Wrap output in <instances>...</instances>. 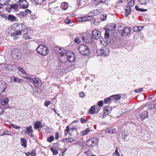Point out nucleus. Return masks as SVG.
I'll return each mask as SVG.
<instances>
[{
	"mask_svg": "<svg viewBox=\"0 0 156 156\" xmlns=\"http://www.w3.org/2000/svg\"><path fill=\"white\" fill-rule=\"evenodd\" d=\"M58 53L59 59L65 65L67 64L66 61L68 60L69 62H72L75 60V54L70 51L64 50Z\"/></svg>",
	"mask_w": 156,
	"mask_h": 156,
	"instance_id": "f257e3e1",
	"label": "nucleus"
},
{
	"mask_svg": "<svg viewBox=\"0 0 156 156\" xmlns=\"http://www.w3.org/2000/svg\"><path fill=\"white\" fill-rule=\"evenodd\" d=\"M37 53L42 55H46L49 53L48 48L43 44L39 45L36 49Z\"/></svg>",
	"mask_w": 156,
	"mask_h": 156,
	"instance_id": "f03ea898",
	"label": "nucleus"
},
{
	"mask_svg": "<svg viewBox=\"0 0 156 156\" xmlns=\"http://www.w3.org/2000/svg\"><path fill=\"white\" fill-rule=\"evenodd\" d=\"M23 78L26 79L29 82L31 83L34 86L35 88L38 87L41 85V81L37 78H31L29 77L26 76H23Z\"/></svg>",
	"mask_w": 156,
	"mask_h": 156,
	"instance_id": "7ed1b4c3",
	"label": "nucleus"
},
{
	"mask_svg": "<svg viewBox=\"0 0 156 156\" xmlns=\"http://www.w3.org/2000/svg\"><path fill=\"white\" fill-rule=\"evenodd\" d=\"M78 50L80 53L83 55H88L90 53L89 48L84 44L80 45L78 48Z\"/></svg>",
	"mask_w": 156,
	"mask_h": 156,
	"instance_id": "20e7f679",
	"label": "nucleus"
},
{
	"mask_svg": "<svg viewBox=\"0 0 156 156\" xmlns=\"http://www.w3.org/2000/svg\"><path fill=\"white\" fill-rule=\"evenodd\" d=\"M110 50L106 47H104L101 49H98L97 53L98 55H102L103 56H107L109 54Z\"/></svg>",
	"mask_w": 156,
	"mask_h": 156,
	"instance_id": "39448f33",
	"label": "nucleus"
},
{
	"mask_svg": "<svg viewBox=\"0 0 156 156\" xmlns=\"http://www.w3.org/2000/svg\"><path fill=\"white\" fill-rule=\"evenodd\" d=\"M21 53L19 49H15L12 51L11 54L12 58L15 59L20 58L21 57Z\"/></svg>",
	"mask_w": 156,
	"mask_h": 156,
	"instance_id": "423d86ee",
	"label": "nucleus"
},
{
	"mask_svg": "<svg viewBox=\"0 0 156 156\" xmlns=\"http://www.w3.org/2000/svg\"><path fill=\"white\" fill-rule=\"evenodd\" d=\"M98 139L97 137L93 138L88 140L87 142V144L88 147H94L98 144Z\"/></svg>",
	"mask_w": 156,
	"mask_h": 156,
	"instance_id": "0eeeda50",
	"label": "nucleus"
},
{
	"mask_svg": "<svg viewBox=\"0 0 156 156\" xmlns=\"http://www.w3.org/2000/svg\"><path fill=\"white\" fill-rule=\"evenodd\" d=\"M101 36V34L100 31L97 29H94L92 32V37L95 40H98Z\"/></svg>",
	"mask_w": 156,
	"mask_h": 156,
	"instance_id": "6e6552de",
	"label": "nucleus"
},
{
	"mask_svg": "<svg viewBox=\"0 0 156 156\" xmlns=\"http://www.w3.org/2000/svg\"><path fill=\"white\" fill-rule=\"evenodd\" d=\"M7 87V83L4 81H0V94L4 92Z\"/></svg>",
	"mask_w": 156,
	"mask_h": 156,
	"instance_id": "1a4fd4ad",
	"label": "nucleus"
},
{
	"mask_svg": "<svg viewBox=\"0 0 156 156\" xmlns=\"http://www.w3.org/2000/svg\"><path fill=\"white\" fill-rule=\"evenodd\" d=\"M131 29L128 27H125L123 30V33L122 34V36H126L128 35L130 33Z\"/></svg>",
	"mask_w": 156,
	"mask_h": 156,
	"instance_id": "9d476101",
	"label": "nucleus"
},
{
	"mask_svg": "<svg viewBox=\"0 0 156 156\" xmlns=\"http://www.w3.org/2000/svg\"><path fill=\"white\" fill-rule=\"evenodd\" d=\"M19 4L20 6L23 9H26L27 8L29 5L28 3L26 0H22Z\"/></svg>",
	"mask_w": 156,
	"mask_h": 156,
	"instance_id": "9b49d317",
	"label": "nucleus"
},
{
	"mask_svg": "<svg viewBox=\"0 0 156 156\" xmlns=\"http://www.w3.org/2000/svg\"><path fill=\"white\" fill-rule=\"evenodd\" d=\"M102 11L101 9H95L90 12L89 13V15L92 16V17L93 16L97 15L101 12Z\"/></svg>",
	"mask_w": 156,
	"mask_h": 156,
	"instance_id": "f8f14e48",
	"label": "nucleus"
},
{
	"mask_svg": "<svg viewBox=\"0 0 156 156\" xmlns=\"http://www.w3.org/2000/svg\"><path fill=\"white\" fill-rule=\"evenodd\" d=\"M147 113V111H144L143 113L140 114L138 117L142 119V120H143L148 117Z\"/></svg>",
	"mask_w": 156,
	"mask_h": 156,
	"instance_id": "ddd939ff",
	"label": "nucleus"
},
{
	"mask_svg": "<svg viewBox=\"0 0 156 156\" xmlns=\"http://www.w3.org/2000/svg\"><path fill=\"white\" fill-rule=\"evenodd\" d=\"M11 81L12 82H16L18 83H21L23 82L22 79H19L18 77L15 76L11 77Z\"/></svg>",
	"mask_w": 156,
	"mask_h": 156,
	"instance_id": "4468645a",
	"label": "nucleus"
},
{
	"mask_svg": "<svg viewBox=\"0 0 156 156\" xmlns=\"http://www.w3.org/2000/svg\"><path fill=\"white\" fill-rule=\"evenodd\" d=\"M131 7L129 6L128 5H127L125 8V10L126 11V13H125V16L126 17H127L129 14L131 12Z\"/></svg>",
	"mask_w": 156,
	"mask_h": 156,
	"instance_id": "2eb2a0df",
	"label": "nucleus"
},
{
	"mask_svg": "<svg viewBox=\"0 0 156 156\" xmlns=\"http://www.w3.org/2000/svg\"><path fill=\"white\" fill-rule=\"evenodd\" d=\"M82 39L83 41L86 43H89L90 42H91V38L90 35H89V36L83 37Z\"/></svg>",
	"mask_w": 156,
	"mask_h": 156,
	"instance_id": "dca6fc26",
	"label": "nucleus"
},
{
	"mask_svg": "<svg viewBox=\"0 0 156 156\" xmlns=\"http://www.w3.org/2000/svg\"><path fill=\"white\" fill-rule=\"evenodd\" d=\"M18 26L19 27V30H20L21 32H23L26 30V27L23 23L19 24Z\"/></svg>",
	"mask_w": 156,
	"mask_h": 156,
	"instance_id": "f3484780",
	"label": "nucleus"
},
{
	"mask_svg": "<svg viewBox=\"0 0 156 156\" xmlns=\"http://www.w3.org/2000/svg\"><path fill=\"white\" fill-rule=\"evenodd\" d=\"M68 7V4L67 2H63L61 4V8L64 10H66Z\"/></svg>",
	"mask_w": 156,
	"mask_h": 156,
	"instance_id": "a211bd4d",
	"label": "nucleus"
},
{
	"mask_svg": "<svg viewBox=\"0 0 156 156\" xmlns=\"http://www.w3.org/2000/svg\"><path fill=\"white\" fill-rule=\"evenodd\" d=\"M20 142L21 145L23 146L25 148L27 147V141L24 138H20Z\"/></svg>",
	"mask_w": 156,
	"mask_h": 156,
	"instance_id": "6ab92c4d",
	"label": "nucleus"
},
{
	"mask_svg": "<svg viewBox=\"0 0 156 156\" xmlns=\"http://www.w3.org/2000/svg\"><path fill=\"white\" fill-rule=\"evenodd\" d=\"M116 132L115 129L113 128H108L106 130V132L111 134L114 133Z\"/></svg>",
	"mask_w": 156,
	"mask_h": 156,
	"instance_id": "aec40b11",
	"label": "nucleus"
},
{
	"mask_svg": "<svg viewBox=\"0 0 156 156\" xmlns=\"http://www.w3.org/2000/svg\"><path fill=\"white\" fill-rule=\"evenodd\" d=\"M9 0H0V5H7L9 4Z\"/></svg>",
	"mask_w": 156,
	"mask_h": 156,
	"instance_id": "412c9836",
	"label": "nucleus"
},
{
	"mask_svg": "<svg viewBox=\"0 0 156 156\" xmlns=\"http://www.w3.org/2000/svg\"><path fill=\"white\" fill-rule=\"evenodd\" d=\"M115 29V24H109L108 29L110 31L114 30Z\"/></svg>",
	"mask_w": 156,
	"mask_h": 156,
	"instance_id": "4be33fe9",
	"label": "nucleus"
},
{
	"mask_svg": "<svg viewBox=\"0 0 156 156\" xmlns=\"http://www.w3.org/2000/svg\"><path fill=\"white\" fill-rule=\"evenodd\" d=\"M139 2L141 5H146L149 2V0H138Z\"/></svg>",
	"mask_w": 156,
	"mask_h": 156,
	"instance_id": "5701e85b",
	"label": "nucleus"
},
{
	"mask_svg": "<svg viewBox=\"0 0 156 156\" xmlns=\"http://www.w3.org/2000/svg\"><path fill=\"white\" fill-rule=\"evenodd\" d=\"M17 69L19 72H20L22 74H24L25 75H27L28 74L24 71L23 69L21 67H18Z\"/></svg>",
	"mask_w": 156,
	"mask_h": 156,
	"instance_id": "b1692460",
	"label": "nucleus"
},
{
	"mask_svg": "<svg viewBox=\"0 0 156 156\" xmlns=\"http://www.w3.org/2000/svg\"><path fill=\"white\" fill-rule=\"evenodd\" d=\"M89 112L90 114H94L95 113V107L92 106L89 110Z\"/></svg>",
	"mask_w": 156,
	"mask_h": 156,
	"instance_id": "393cba45",
	"label": "nucleus"
},
{
	"mask_svg": "<svg viewBox=\"0 0 156 156\" xmlns=\"http://www.w3.org/2000/svg\"><path fill=\"white\" fill-rule=\"evenodd\" d=\"M42 126L41 125V123L39 121L36 122L34 123V128L37 129L39 127H42Z\"/></svg>",
	"mask_w": 156,
	"mask_h": 156,
	"instance_id": "a878e982",
	"label": "nucleus"
},
{
	"mask_svg": "<svg viewBox=\"0 0 156 156\" xmlns=\"http://www.w3.org/2000/svg\"><path fill=\"white\" fill-rule=\"evenodd\" d=\"M16 17L12 15H9L8 16V19L10 21H15L16 20Z\"/></svg>",
	"mask_w": 156,
	"mask_h": 156,
	"instance_id": "bb28decb",
	"label": "nucleus"
},
{
	"mask_svg": "<svg viewBox=\"0 0 156 156\" xmlns=\"http://www.w3.org/2000/svg\"><path fill=\"white\" fill-rule=\"evenodd\" d=\"M91 131V130H90V128H88L85 130L83 131L82 132V135H86L88 133Z\"/></svg>",
	"mask_w": 156,
	"mask_h": 156,
	"instance_id": "cd10ccee",
	"label": "nucleus"
},
{
	"mask_svg": "<svg viewBox=\"0 0 156 156\" xmlns=\"http://www.w3.org/2000/svg\"><path fill=\"white\" fill-rule=\"evenodd\" d=\"M135 9L136 10H137L141 12H144L147 11V9L140 8L137 5H136L135 6Z\"/></svg>",
	"mask_w": 156,
	"mask_h": 156,
	"instance_id": "c85d7f7f",
	"label": "nucleus"
},
{
	"mask_svg": "<svg viewBox=\"0 0 156 156\" xmlns=\"http://www.w3.org/2000/svg\"><path fill=\"white\" fill-rule=\"evenodd\" d=\"M72 139V138H70L69 139L65 138L63 139L62 142H67L68 143L71 142L73 141H75V140H70Z\"/></svg>",
	"mask_w": 156,
	"mask_h": 156,
	"instance_id": "c756f323",
	"label": "nucleus"
},
{
	"mask_svg": "<svg viewBox=\"0 0 156 156\" xmlns=\"http://www.w3.org/2000/svg\"><path fill=\"white\" fill-rule=\"evenodd\" d=\"M135 4V2L133 0H132L128 3L127 5L130 7H133V6Z\"/></svg>",
	"mask_w": 156,
	"mask_h": 156,
	"instance_id": "7c9ffc66",
	"label": "nucleus"
},
{
	"mask_svg": "<svg viewBox=\"0 0 156 156\" xmlns=\"http://www.w3.org/2000/svg\"><path fill=\"white\" fill-rule=\"evenodd\" d=\"M10 5L12 9H13V10L16 11L17 9L18 6V4H15L14 5Z\"/></svg>",
	"mask_w": 156,
	"mask_h": 156,
	"instance_id": "2f4dec72",
	"label": "nucleus"
},
{
	"mask_svg": "<svg viewBox=\"0 0 156 156\" xmlns=\"http://www.w3.org/2000/svg\"><path fill=\"white\" fill-rule=\"evenodd\" d=\"M18 15L20 18H23L26 15V13L22 11L20 12Z\"/></svg>",
	"mask_w": 156,
	"mask_h": 156,
	"instance_id": "473e14b6",
	"label": "nucleus"
},
{
	"mask_svg": "<svg viewBox=\"0 0 156 156\" xmlns=\"http://www.w3.org/2000/svg\"><path fill=\"white\" fill-rule=\"evenodd\" d=\"M113 96L114 97V98L115 99V101H116L117 100H119L120 98L121 97V95L119 94L114 95H113Z\"/></svg>",
	"mask_w": 156,
	"mask_h": 156,
	"instance_id": "72a5a7b5",
	"label": "nucleus"
},
{
	"mask_svg": "<svg viewBox=\"0 0 156 156\" xmlns=\"http://www.w3.org/2000/svg\"><path fill=\"white\" fill-rule=\"evenodd\" d=\"M113 156H120V154L118 150V148L117 147H116V149L115 151V152L114 153L112 154Z\"/></svg>",
	"mask_w": 156,
	"mask_h": 156,
	"instance_id": "f704fd0d",
	"label": "nucleus"
},
{
	"mask_svg": "<svg viewBox=\"0 0 156 156\" xmlns=\"http://www.w3.org/2000/svg\"><path fill=\"white\" fill-rule=\"evenodd\" d=\"M105 111L108 113L110 112V111L112 110V108L109 106H105Z\"/></svg>",
	"mask_w": 156,
	"mask_h": 156,
	"instance_id": "c9c22d12",
	"label": "nucleus"
},
{
	"mask_svg": "<svg viewBox=\"0 0 156 156\" xmlns=\"http://www.w3.org/2000/svg\"><path fill=\"white\" fill-rule=\"evenodd\" d=\"M101 20L105 21L107 19V15L105 14H102L101 16Z\"/></svg>",
	"mask_w": 156,
	"mask_h": 156,
	"instance_id": "e433bc0d",
	"label": "nucleus"
},
{
	"mask_svg": "<svg viewBox=\"0 0 156 156\" xmlns=\"http://www.w3.org/2000/svg\"><path fill=\"white\" fill-rule=\"evenodd\" d=\"M23 38H24L26 40L28 39H30L31 38L30 36L29 35L27 34L26 33H25L23 34Z\"/></svg>",
	"mask_w": 156,
	"mask_h": 156,
	"instance_id": "4c0bfd02",
	"label": "nucleus"
},
{
	"mask_svg": "<svg viewBox=\"0 0 156 156\" xmlns=\"http://www.w3.org/2000/svg\"><path fill=\"white\" fill-rule=\"evenodd\" d=\"M31 128V126H29L28 127H26V129H27V132L26 133L27 134L29 133H31V132L33 131V130L32 129H30Z\"/></svg>",
	"mask_w": 156,
	"mask_h": 156,
	"instance_id": "58836bf2",
	"label": "nucleus"
},
{
	"mask_svg": "<svg viewBox=\"0 0 156 156\" xmlns=\"http://www.w3.org/2000/svg\"><path fill=\"white\" fill-rule=\"evenodd\" d=\"M54 140V137L53 136H50L47 138V141L49 142H51Z\"/></svg>",
	"mask_w": 156,
	"mask_h": 156,
	"instance_id": "ea45409f",
	"label": "nucleus"
},
{
	"mask_svg": "<svg viewBox=\"0 0 156 156\" xmlns=\"http://www.w3.org/2000/svg\"><path fill=\"white\" fill-rule=\"evenodd\" d=\"M111 99L109 97H108L104 99V102L105 104L109 103L111 101Z\"/></svg>",
	"mask_w": 156,
	"mask_h": 156,
	"instance_id": "a19ab883",
	"label": "nucleus"
},
{
	"mask_svg": "<svg viewBox=\"0 0 156 156\" xmlns=\"http://www.w3.org/2000/svg\"><path fill=\"white\" fill-rule=\"evenodd\" d=\"M25 33L30 36L33 33V31L32 30L29 29L27 30Z\"/></svg>",
	"mask_w": 156,
	"mask_h": 156,
	"instance_id": "79ce46f5",
	"label": "nucleus"
},
{
	"mask_svg": "<svg viewBox=\"0 0 156 156\" xmlns=\"http://www.w3.org/2000/svg\"><path fill=\"white\" fill-rule=\"evenodd\" d=\"M51 150L53 152V154L54 155H55L58 153V151L53 148H51Z\"/></svg>",
	"mask_w": 156,
	"mask_h": 156,
	"instance_id": "37998d69",
	"label": "nucleus"
},
{
	"mask_svg": "<svg viewBox=\"0 0 156 156\" xmlns=\"http://www.w3.org/2000/svg\"><path fill=\"white\" fill-rule=\"evenodd\" d=\"M28 154H29L31 155V156H35L36 155V154L35 151L34 150H33L30 153L28 152Z\"/></svg>",
	"mask_w": 156,
	"mask_h": 156,
	"instance_id": "c03bdc74",
	"label": "nucleus"
},
{
	"mask_svg": "<svg viewBox=\"0 0 156 156\" xmlns=\"http://www.w3.org/2000/svg\"><path fill=\"white\" fill-rule=\"evenodd\" d=\"M105 37L106 38H108L109 37V33L107 30H106L105 31Z\"/></svg>",
	"mask_w": 156,
	"mask_h": 156,
	"instance_id": "a18cd8bd",
	"label": "nucleus"
},
{
	"mask_svg": "<svg viewBox=\"0 0 156 156\" xmlns=\"http://www.w3.org/2000/svg\"><path fill=\"white\" fill-rule=\"evenodd\" d=\"M143 90V88H138L136 89L135 91L137 93H140Z\"/></svg>",
	"mask_w": 156,
	"mask_h": 156,
	"instance_id": "49530a36",
	"label": "nucleus"
},
{
	"mask_svg": "<svg viewBox=\"0 0 156 156\" xmlns=\"http://www.w3.org/2000/svg\"><path fill=\"white\" fill-rule=\"evenodd\" d=\"M74 41L75 43L77 44H79L80 41L79 38L78 37H76L75 38Z\"/></svg>",
	"mask_w": 156,
	"mask_h": 156,
	"instance_id": "de8ad7c7",
	"label": "nucleus"
},
{
	"mask_svg": "<svg viewBox=\"0 0 156 156\" xmlns=\"http://www.w3.org/2000/svg\"><path fill=\"white\" fill-rule=\"evenodd\" d=\"M9 101V100L8 98H5L3 101V102L4 103V105H7L8 102Z\"/></svg>",
	"mask_w": 156,
	"mask_h": 156,
	"instance_id": "09e8293b",
	"label": "nucleus"
},
{
	"mask_svg": "<svg viewBox=\"0 0 156 156\" xmlns=\"http://www.w3.org/2000/svg\"><path fill=\"white\" fill-rule=\"evenodd\" d=\"M140 28L142 29V27H136L133 28V30L135 32H138V30H139V28Z\"/></svg>",
	"mask_w": 156,
	"mask_h": 156,
	"instance_id": "8fccbe9b",
	"label": "nucleus"
},
{
	"mask_svg": "<svg viewBox=\"0 0 156 156\" xmlns=\"http://www.w3.org/2000/svg\"><path fill=\"white\" fill-rule=\"evenodd\" d=\"M80 121L82 123H86L87 121L85 119L82 118L80 120Z\"/></svg>",
	"mask_w": 156,
	"mask_h": 156,
	"instance_id": "3c124183",
	"label": "nucleus"
},
{
	"mask_svg": "<svg viewBox=\"0 0 156 156\" xmlns=\"http://www.w3.org/2000/svg\"><path fill=\"white\" fill-rule=\"evenodd\" d=\"M79 19V21H87L86 18V17L80 18Z\"/></svg>",
	"mask_w": 156,
	"mask_h": 156,
	"instance_id": "603ef678",
	"label": "nucleus"
},
{
	"mask_svg": "<svg viewBox=\"0 0 156 156\" xmlns=\"http://www.w3.org/2000/svg\"><path fill=\"white\" fill-rule=\"evenodd\" d=\"M75 68L74 66H71L68 67V69L69 71H71L73 70Z\"/></svg>",
	"mask_w": 156,
	"mask_h": 156,
	"instance_id": "864d4df0",
	"label": "nucleus"
},
{
	"mask_svg": "<svg viewBox=\"0 0 156 156\" xmlns=\"http://www.w3.org/2000/svg\"><path fill=\"white\" fill-rule=\"evenodd\" d=\"M13 127V128H15L16 129H20V127L19 126H17L16 125H14V124H12L11 125Z\"/></svg>",
	"mask_w": 156,
	"mask_h": 156,
	"instance_id": "5fc2aeb1",
	"label": "nucleus"
},
{
	"mask_svg": "<svg viewBox=\"0 0 156 156\" xmlns=\"http://www.w3.org/2000/svg\"><path fill=\"white\" fill-rule=\"evenodd\" d=\"M86 18V20L87 21H89L92 19V16L90 15L89 16H85Z\"/></svg>",
	"mask_w": 156,
	"mask_h": 156,
	"instance_id": "6e6d98bb",
	"label": "nucleus"
},
{
	"mask_svg": "<svg viewBox=\"0 0 156 156\" xmlns=\"http://www.w3.org/2000/svg\"><path fill=\"white\" fill-rule=\"evenodd\" d=\"M12 9V8H11V6L9 7H7L6 8V11L8 12H10Z\"/></svg>",
	"mask_w": 156,
	"mask_h": 156,
	"instance_id": "4d7b16f0",
	"label": "nucleus"
},
{
	"mask_svg": "<svg viewBox=\"0 0 156 156\" xmlns=\"http://www.w3.org/2000/svg\"><path fill=\"white\" fill-rule=\"evenodd\" d=\"M50 104V102L49 101H47L44 103V105L48 107Z\"/></svg>",
	"mask_w": 156,
	"mask_h": 156,
	"instance_id": "13d9d810",
	"label": "nucleus"
},
{
	"mask_svg": "<svg viewBox=\"0 0 156 156\" xmlns=\"http://www.w3.org/2000/svg\"><path fill=\"white\" fill-rule=\"evenodd\" d=\"M103 101H100L98 102V105L99 106H102L103 105Z\"/></svg>",
	"mask_w": 156,
	"mask_h": 156,
	"instance_id": "bf43d9fd",
	"label": "nucleus"
},
{
	"mask_svg": "<svg viewBox=\"0 0 156 156\" xmlns=\"http://www.w3.org/2000/svg\"><path fill=\"white\" fill-rule=\"evenodd\" d=\"M21 31L20 30H19V31H16L15 32V34L17 35H20L21 34Z\"/></svg>",
	"mask_w": 156,
	"mask_h": 156,
	"instance_id": "052dcab7",
	"label": "nucleus"
},
{
	"mask_svg": "<svg viewBox=\"0 0 156 156\" xmlns=\"http://www.w3.org/2000/svg\"><path fill=\"white\" fill-rule=\"evenodd\" d=\"M109 0H106L104 2V4L106 5H108L109 4Z\"/></svg>",
	"mask_w": 156,
	"mask_h": 156,
	"instance_id": "680f3d73",
	"label": "nucleus"
},
{
	"mask_svg": "<svg viewBox=\"0 0 156 156\" xmlns=\"http://www.w3.org/2000/svg\"><path fill=\"white\" fill-rule=\"evenodd\" d=\"M65 21L66 23L68 24H69L71 22L70 20L69 19H66Z\"/></svg>",
	"mask_w": 156,
	"mask_h": 156,
	"instance_id": "e2e57ef3",
	"label": "nucleus"
},
{
	"mask_svg": "<svg viewBox=\"0 0 156 156\" xmlns=\"http://www.w3.org/2000/svg\"><path fill=\"white\" fill-rule=\"evenodd\" d=\"M80 97L81 98H83L84 96V94L83 92H81L79 94Z\"/></svg>",
	"mask_w": 156,
	"mask_h": 156,
	"instance_id": "0e129e2a",
	"label": "nucleus"
},
{
	"mask_svg": "<svg viewBox=\"0 0 156 156\" xmlns=\"http://www.w3.org/2000/svg\"><path fill=\"white\" fill-rule=\"evenodd\" d=\"M24 12H25L26 14L27 13L29 14L31 13L30 10L29 9L26 10Z\"/></svg>",
	"mask_w": 156,
	"mask_h": 156,
	"instance_id": "69168bd1",
	"label": "nucleus"
},
{
	"mask_svg": "<svg viewBox=\"0 0 156 156\" xmlns=\"http://www.w3.org/2000/svg\"><path fill=\"white\" fill-rule=\"evenodd\" d=\"M69 126H67L66 127V129L65 130V131H67V132L68 133L69 130Z\"/></svg>",
	"mask_w": 156,
	"mask_h": 156,
	"instance_id": "338daca9",
	"label": "nucleus"
},
{
	"mask_svg": "<svg viewBox=\"0 0 156 156\" xmlns=\"http://www.w3.org/2000/svg\"><path fill=\"white\" fill-rule=\"evenodd\" d=\"M109 98H110L111 99V101H114L115 100V99L114 98V97L113 96V95H112Z\"/></svg>",
	"mask_w": 156,
	"mask_h": 156,
	"instance_id": "774afa93",
	"label": "nucleus"
}]
</instances>
